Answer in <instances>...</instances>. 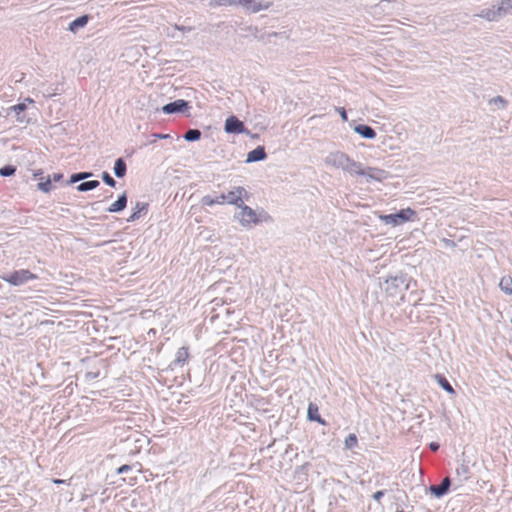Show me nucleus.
Instances as JSON below:
<instances>
[{
	"label": "nucleus",
	"mask_w": 512,
	"mask_h": 512,
	"mask_svg": "<svg viewBox=\"0 0 512 512\" xmlns=\"http://www.w3.org/2000/svg\"><path fill=\"white\" fill-rule=\"evenodd\" d=\"M410 279L405 275L387 277L381 288L385 293L386 300L391 305H400L404 301L406 290L409 288Z\"/></svg>",
	"instance_id": "nucleus-1"
},
{
	"label": "nucleus",
	"mask_w": 512,
	"mask_h": 512,
	"mask_svg": "<svg viewBox=\"0 0 512 512\" xmlns=\"http://www.w3.org/2000/svg\"><path fill=\"white\" fill-rule=\"evenodd\" d=\"M234 219L246 230L261 223L271 221V217L265 210H254L244 203H241L240 207L237 208V211L234 213Z\"/></svg>",
	"instance_id": "nucleus-2"
},
{
	"label": "nucleus",
	"mask_w": 512,
	"mask_h": 512,
	"mask_svg": "<svg viewBox=\"0 0 512 512\" xmlns=\"http://www.w3.org/2000/svg\"><path fill=\"white\" fill-rule=\"evenodd\" d=\"M416 212L411 208L401 209L397 213L388 215H379V219L386 225L393 227L402 225L406 222H412L416 220Z\"/></svg>",
	"instance_id": "nucleus-3"
},
{
	"label": "nucleus",
	"mask_w": 512,
	"mask_h": 512,
	"mask_svg": "<svg viewBox=\"0 0 512 512\" xmlns=\"http://www.w3.org/2000/svg\"><path fill=\"white\" fill-rule=\"evenodd\" d=\"M271 5L272 2L268 0H238V6L247 14L268 10Z\"/></svg>",
	"instance_id": "nucleus-4"
},
{
	"label": "nucleus",
	"mask_w": 512,
	"mask_h": 512,
	"mask_svg": "<svg viewBox=\"0 0 512 512\" xmlns=\"http://www.w3.org/2000/svg\"><path fill=\"white\" fill-rule=\"evenodd\" d=\"M249 194L244 187H233L227 194H225V203L240 207L244 200H248Z\"/></svg>",
	"instance_id": "nucleus-5"
},
{
	"label": "nucleus",
	"mask_w": 512,
	"mask_h": 512,
	"mask_svg": "<svg viewBox=\"0 0 512 512\" xmlns=\"http://www.w3.org/2000/svg\"><path fill=\"white\" fill-rule=\"evenodd\" d=\"M349 159L350 157L347 154L341 151H335L327 155L325 163L333 168L341 169L345 172Z\"/></svg>",
	"instance_id": "nucleus-6"
},
{
	"label": "nucleus",
	"mask_w": 512,
	"mask_h": 512,
	"mask_svg": "<svg viewBox=\"0 0 512 512\" xmlns=\"http://www.w3.org/2000/svg\"><path fill=\"white\" fill-rule=\"evenodd\" d=\"M35 278L36 276L28 270H19L9 275L3 276V280L14 286L22 285L28 280Z\"/></svg>",
	"instance_id": "nucleus-7"
},
{
	"label": "nucleus",
	"mask_w": 512,
	"mask_h": 512,
	"mask_svg": "<svg viewBox=\"0 0 512 512\" xmlns=\"http://www.w3.org/2000/svg\"><path fill=\"white\" fill-rule=\"evenodd\" d=\"M361 176L366 178V182H383L389 178V173L383 169L378 167H365Z\"/></svg>",
	"instance_id": "nucleus-8"
},
{
	"label": "nucleus",
	"mask_w": 512,
	"mask_h": 512,
	"mask_svg": "<svg viewBox=\"0 0 512 512\" xmlns=\"http://www.w3.org/2000/svg\"><path fill=\"white\" fill-rule=\"evenodd\" d=\"M376 8L386 14L399 13L403 10L404 5L398 0H381Z\"/></svg>",
	"instance_id": "nucleus-9"
},
{
	"label": "nucleus",
	"mask_w": 512,
	"mask_h": 512,
	"mask_svg": "<svg viewBox=\"0 0 512 512\" xmlns=\"http://www.w3.org/2000/svg\"><path fill=\"white\" fill-rule=\"evenodd\" d=\"M224 129H225V132H227V133H237V134L248 133L243 122H241L235 116H230L226 119Z\"/></svg>",
	"instance_id": "nucleus-10"
},
{
	"label": "nucleus",
	"mask_w": 512,
	"mask_h": 512,
	"mask_svg": "<svg viewBox=\"0 0 512 512\" xmlns=\"http://www.w3.org/2000/svg\"><path fill=\"white\" fill-rule=\"evenodd\" d=\"M188 109V102L182 99L168 103L162 107V112L171 114L176 112H184Z\"/></svg>",
	"instance_id": "nucleus-11"
},
{
	"label": "nucleus",
	"mask_w": 512,
	"mask_h": 512,
	"mask_svg": "<svg viewBox=\"0 0 512 512\" xmlns=\"http://www.w3.org/2000/svg\"><path fill=\"white\" fill-rule=\"evenodd\" d=\"M450 487V479L448 477L444 478L440 485L437 486H431L430 491L432 494H434L436 497H442L449 489Z\"/></svg>",
	"instance_id": "nucleus-12"
},
{
	"label": "nucleus",
	"mask_w": 512,
	"mask_h": 512,
	"mask_svg": "<svg viewBox=\"0 0 512 512\" xmlns=\"http://www.w3.org/2000/svg\"><path fill=\"white\" fill-rule=\"evenodd\" d=\"M265 158H266V153H265L264 148L262 146H258L257 148H255L254 150L250 151L247 154L246 162L251 163V162L261 161V160H264Z\"/></svg>",
	"instance_id": "nucleus-13"
},
{
	"label": "nucleus",
	"mask_w": 512,
	"mask_h": 512,
	"mask_svg": "<svg viewBox=\"0 0 512 512\" xmlns=\"http://www.w3.org/2000/svg\"><path fill=\"white\" fill-rule=\"evenodd\" d=\"M225 203V194L221 193L216 197H212L210 195H206L202 197L201 204L203 206H213V205H222Z\"/></svg>",
	"instance_id": "nucleus-14"
},
{
	"label": "nucleus",
	"mask_w": 512,
	"mask_h": 512,
	"mask_svg": "<svg viewBox=\"0 0 512 512\" xmlns=\"http://www.w3.org/2000/svg\"><path fill=\"white\" fill-rule=\"evenodd\" d=\"M354 132L366 139H374L376 137V132L370 126L363 124L355 126Z\"/></svg>",
	"instance_id": "nucleus-15"
},
{
	"label": "nucleus",
	"mask_w": 512,
	"mask_h": 512,
	"mask_svg": "<svg viewBox=\"0 0 512 512\" xmlns=\"http://www.w3.org/2000/svg\"><path fill=\"white\" fill-rule=\"evenodd\" d=\"M126 205H127V196H126V193H123L121 196H119V198L114 203H112L109 206L108 212H110V213L120 212L125 209Z\"/></svg>",
	"instance_id": "nucleus-16"
},
{
	"label": "nucleus",
	"mask_w": 512,
	"mask_h": 512,
	"mask_svg": "<svg viewBox=\"0 0 512 512\" xmlns=\"http://www.w3.org/2000/svg\"><path fill=\"white\" fill-rule=\"evenodd\" d=\"M476 16L487 21H496L500 19L495 6L481 10L478 14H476Z\"/></svg>",
	"instance_id": "nucleus-17"
},
{
	"label": "nucleus",
	"mask_w": 512,
	"mask_h": 512,
	"mask_svg": "<svg viewBox=\"0 0 512 512\" xmlns=\"http://www.w3.org/2000/svg\"><path fill=\"white\" fill-rule=\"evenodd\" d=\"M364 169L365 166H363L360 162L354 161L353 159L350 158L345 172L351 175L361 176Z\"/></svg>",
	"instance_id": "nucleus-18"
},
{
	"label": "nucleus",
	"mask_w": 512,
	"mask_h": 512,
	"mask_svg": "<svg viewBox=\"0 0 512 512\" xmlns=\"http://www.w3.org/2000/svg\"><path fill=\"white\" fill-rule=\"evenodd\" d=\"M496 7L500 18L512 12V0H501Z\"/></svg>",
	"instance_id": "nucleus-19"
},
{
	"label": "nucleus",
	"mask_w": 512,
	"mask_h": 512,
	"mask_svg": "<svg viewBox=\"0 0 512 512\" xmlns=\"http://www.w3.org/2000/svg\"><path fill=\"white\" fill-rule=\"evenodd\" d=\"M27 109V105L25 103H19L17 105L12 106L9 110L13 111L16 115V121L18 123H28V120L25 118V116L21 115V113Z\"/></svg>",
	"instance_id": "nucleus-20"
},
{
	"label": "nucleus",
	"mask_w": 512,
	"mask_h": 512,
	"mask_svg": "<svg viewBox=\"0 0 512 512\" xmlns=\"http://www.w3.org/2000/svg\"><path fill=\"white\" fill-rule=\"evenodd\" d=\"M147 203L137 202L134 207L133 213L127 219L128 222H133L140 217V213L147 210Z\"/></svg>",
	"instance_id": "nucleus-21"
},
{
	"label": "nucleus",
	"mask_w": 512,
	"mask_h": 512,
	"mask_svg": "<svg viewBox=\"0 0 512 512\" xmlns=\"http://www.w3.org/2000/svg\"><path fill=\"white\" fill-rule=\"evenodd\" d=\"M499 288L505 294H512V277L511 276H503L499 282Z\"/></svg>",
	"instance_id": "nucleus-22"
},
{
	"label": "nucleus",
	"mask_w": 512,
	"mask_h": 512,
	"mask_svg": "<svg viewBox=\"0 0 512 512\" xmlns=\"http://www.w3.org/2000/svg\"><path fill=\"white\" fill-rule=\"evenodd\" d=\"M88 22V16H81L74 21H72L69 25V30L73 33H76L80 28L84 27Z\"/></svg>",
	"instance_id": "nucleus-23"
},
{
	"label": "nucleus",
	"mask_w": 512,
	"mask_h": 512,
	"mask_svg": "<svg viewBox=\"0 0 512 512\" xmlns=\"http://www.w3.org/2000/svg\"><path fill=\"white\" fill-rule=\"evenodd\" d=\"M308 418L320 424H325V421L319 415L318 407L313 403H310L308 406Z\"/></svg>",
	"instance_id": "nucleus-24"
},
{
	"label": "nucleus",
	"mask_w": 512,
	"mask_h": 512,
	"mask_svg": "<svg viewBox=\"0 0 512 512\" xmlns=\"http://www.w3.org/2000/svg\"><path fill=\"white\" fill-rule=\"evenodd\" d=\"M114 173L117 177L122 178L126 174V164L122 158H118L114 165Z\"/></svg>",
	"instance_id": "nucleus-25"
},
{
	"label": "nucleus",
	"mask_w": 512,
	"mask_h": 512,
	"mask_svg": "<svg viewBox=\"0 0 512 512\" xmlns=\"http://www.w3.org/2000/svg\"><path fill=\"white\" fill-rule=\"evenodd\" d=\"M188 357H189V353H188L187 348L182 347V348L178 349V351L176 352L174 364L182 365L188 359Z\"/></svg>",
	"instance_id": "nucleus-26"
},
{
	"label": "nucleus",
	"mask_w": 512,
	"mask_h": 512,
	"mask_svg": "<svg viewBox=\"0 0 512 512\" xmlns=\"http://www.w3.org/2000/svg\"><path fill=\"white\" fill-rule=\"evenodd\" d=\"M99 184L100 183L97 180L83 182L77 186V190L79 192H86V191L93 190V189L97 188L99 186Z\"/></svg>",
	"instance_id": "nucleus-27"
},
{
	"label": "nucleus",
	"mask_w": 512,
	"mask_h": 512,
	"mask_svg": "<svg viewBox=\"0 0 512 512\" xmlns=\"http://www.w3.org/2000/svg\"><path fill=\"white\" fill-rule=\"evenodd\" d=\"M238 6V0H210L209 6L211 8L220 6Z\"/></svg>",
	"instance_id": "nucleus-28"
},
{
	"label": "nucleus",
	"mask_w": 512,
	"mask_h": 512,
	"mask_svg": "<svg viewBox=\"0 0 512 512\" xmlns=\"http://www.w3.org/2000/svg\"><path fill=\"white\" fill-rule=\"evenodd\" d=\"M507 100L504 99L502 96H496L489 100V105L494 106L498 109H506L507 107Z\"/></svg>",
	"instance_id": "nucleus-29"
},
{
	"label": "nucleus",
	"mask_w": 512,
	"mask_h": 512,
	"mask_svg": "<svg viewBox=\"0 0 512 512\" xmlns=\"http://www.w3.org/2000/svg\"><path fill=\"white\" fill-rule=\"evenodd\" d=\"M200 137H201V132L197 129H190L183 136V138L186 141H197L200 139Z\"/></svg>",
	"instance_id": "nucleus-30"
},
{
	"label": "nucleus",
	"mask_w": 512,
	"mask_h": 512,
	"mask_svg": "<svg viewBox=\"0 0 512 512\" xmlns=\"http://www.w3.org/2000/svg\"><path fill=\"white\" fill-rule=\"evenodd\" d=\"M438 384L449 394L455 395V390L453 387L449 384V382L442 376H437Z\"/></svg>",
	"instance_id": "nucleus-31"
},
{
	"label": "nucleus",
	"mask_w": 512,
	"mask_h": 512,
	"mask_svg": "<svg viewBox=\"0 0 512 512\" xmlns=\"http://www.w3.org/2000/svg\"><path fill=\"white\" fill-rule=\"evenodd\" d=\"M357 443V437L353 433L349 434L344 440V445L346 449H353L354 447L357 446Z\"/></svg>",
	"instance_id": "nucleus-32"
},
{
	"label": "nucleus",
	"mask_w": 512,
	"mask_h": 512,
	"mask_svg": "<svg viewBox=\"0 0 512 512\" xmlns=\"http://www.w3.org/2000/svg\"><path fill=\"white\" fill-rule=\"evenodd\" d=\"M15 171H16V168L13 166H10V165L4 166L0 169V175L5 176V177L11 176L15 173Z\"/></svg>",
	"instance_id": "nucleus-33"
},
{
	"label": "nucleus",
	"mask_w": 512,
	"mask_h": 512,
	"mask_svg": "<svg viewBox=\"0 0 512 512\" xmlns=\"http://www.w3.org/2000/svg\"><path fill=\"white\" fill-rule=\"evenodd\" d=\"M51 187H52V186H51V178H50V177H48V178L46 179V181H44V182H40V183L38 184V188H39L41 191L46 192V193H47V192H49V191L51 190Z\"/></svg>",
	"instance_id": "nucleus-34"
},
{
	"label": "nucleus",
	"mask_w": 512,
	"mask_h": 512,
	"mask_svg": "<svg viewBox=\"0 0 512 512\" xmlns=\"http://www.w3.org/2000/svg\"><path fill=\"white\" fill-rule=\"evenodd\" d=\"M102 180L109 186L111 187H115L116 185V182L115 180L110 176V174L108 172H103L102 173Z\"/></svg>",
	"instance_id": "nucleus-35"
},
{
	"label": "nucleus",
	"mask_w": 512,
	"mask_h": 512,
	"mask_svg": "<svg viewBox=\"0 0 512 512\" xmlns=\"http://www.w3.org/2000/svg\"><path fill=\"white\" fill-rule=\"evenodd\" d=\"M129 470H130V466H129V465H122V466H120V467L117 469V473H118V474H123V473H125V472H127V471H129Z\"/></svg>",
	"instance_id": "nucleus-36"
},
{
	"label": "nucleus",
	"mask_w": 512,
	"mask_h": 512,
	"mask_svg": "<svg viewBox=\"0 0 512 512\" xmlns=\"http://www.w3.org/2000/svg\"><path fill=\"white\" fill-rule=\"evenodd\" d=\"M337 111L339 112L342 120L347 121L348 118H347V113H346L345 109L341 107V108H338Z\"/></svg>",
	"instance_id": "nucleus-37"
},
{
	"label": "nucleus",
	"mask_w": 512,
	"mask_h": 512,
	"mask_svg": "<svg viewBox=\"0 0 512 512\" xmlns=\"http://www.w3.org/2000/svg\"><path fill=\"white\" fill-rule=\"evenodd\" d=\"M79 174V180H84V179H87V178H90L92 176V173L91 172H81V173H78Z\"/></svg>",
	"instance_id": "nucleus-38"
},
{
	"label": "nucleus",
	"mask_w": 512,
	"mask_h": 512,
	"mask_svg": "<svg viewBox=\"0 0 512 512\" xmlns=\"http://www.w3.org/2000/svg\"><path fill=\"white\" fill-rule=\"evenodd\" d=\"M383 491H377L373 494V499L376 500V501H380V499L382 498L383 496Z\"/></svg>",
	"instance_id": "nucleus-39"
},
{
	"label": "nucleus",
	"mask_w": 512,
	"mask_h": 512,
	"mask_svg": "<svg viewBox=\"0 0 512 512\" xmlns=\"http://www.w3.org/2000/svg\"><path fill=\"white\" fill-rule=\"evenodd\" d=\"M80 181L79 180V174H73L71 177H70V180H69V183L72 184V183H76Z\"/></svg>",
	"instance_id": "nucleus-40"
},
{
	"label": "nucleus",
	"mask_w": 512,
	"mask_h": 512,
	"mask_svg": "<svg viewBox=\"0 0 512 512\" xmlns=\"http://www.w3.org/2000/svg\"><path fill=\"white\" fill-rule=\"evenodd\" d=\"M63 175L61 173H55L52 178H51V181H55V182H58L62 179Z\"/></svg>",
	"instance_id": "nucleus-41"
},
{
	"label": "nucleus",
	"mask_w": 512,
	"mask_h": 512,
	"mask_svg": "<svg viewBox=\"0 0 512 512\" xmlns=\"http://www.w3.org/2000/svg\"><path fill=\"white\" fill-rule=\"evenodd\" d=\"M153 137L155 139H166L169 137V135L168 134H154Z\"/></svg>",
	"instance_id": "nucleus-42"
},
{
	"label": "nucleus",
	"mask_w": 512,
	"mask_h": 512,
	"mask_svg": "<svg viewBox=\"0 0 512 512\" xmlns=\"http://www.w3.org/2000/svg\"><path fill=\"white\" fill-rule=\"evenodd\" d=\"M430 448H431V450L436 451V450H438V448H439V444H438V443H434V442H432V443L430 444Z\"/></svg>",
	"instance_id": "nucleus-43"
},
{
	"label": "nucleus",
	"mask_w": 512,
	"mask_h": 512,
	"mask_svg": "<svg viewBox=\"0 0 512 512\" xmlns=\"http://www.w3.org/2000/svg\"><path fill=\"white\" fill-rule=\"evenodd\" d=\"M23 103H29V104H33L34 103V100L32 98H25L24 102Z\"/></svg>",
	"instance_id": "nucleus-44"
},
{
	"label": "nucleus",
	"mask_w": 512,
	"mask_h": 512,
	"mask_svg": "<svg viewBox=\"0 0 512 512\" xmlns=\"http://www.w3.org/2000/svg\"><path fill=\"white\" fill-rule=\"evenodd\" d=\"M64 482H65V481H64V480H61V479H54V480H53V483H55V484H62V483H64Z\"/></svg>",
	"instance_id": "nucleus-45"
},
{
	"label": "nucleus",
	"mask_w": 512,
	"mask_h": 512,
	"mask_svg": "<svg viewBox=\"0 0 512 512\" xmlns=\"http://www.w3.org/2000/svg\"><path fill=\"white\" fill-rule=\"evenodd\" d=\"M444 242L446 243V245L448 246H454V242L453 241H450V240H444Z\"/></svg>",
	"instance_id": "nucleus-46"
},
{
	"label": "nucleus",
	"mask_w": 512,
	"mask_h": 512,
	"mask_svg": "<svg viewBox=\"0 0 512 512\" xmlns=\"http://www.w3.org/2000/svg\"><path fill=\"white\" fill-rule=\"evenodd\" d=\"M88 496L87 495H84L82 496L81 500L84 501Z\"/></svg>",
	"instance_id": "nucleus-47"
},
{
	"label": "nucleus",
	"mask_w": 512,
	"mask_h": 512,
	"mask_svg": "<svg viewBox=\"0 0 512 512\" xmlns=\"http://www.w3.org/2000/svg\"><path fill=\"white\" fill-rule=\"evenodd\" d=\"M397 512H404V511H402V510H399V511H397Z\"/></svg>",
	"instance_id": "nucleus-48"
}]
</instances>
